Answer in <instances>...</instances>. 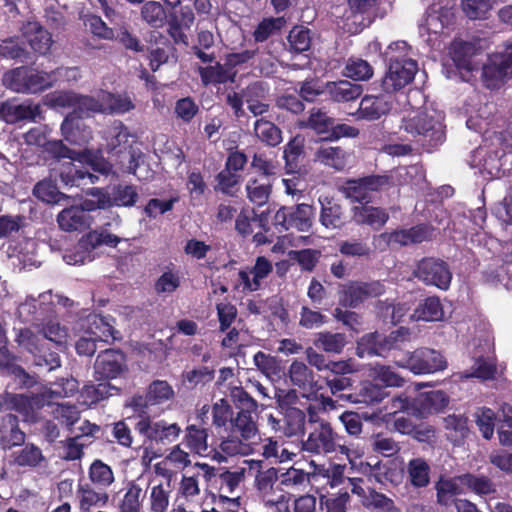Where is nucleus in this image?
<instances>
[{
  "label": "nucleus",
  "mask_w": 512,
  "mask_h": 512,
  "mask_svg": "<svg viewBox=\"0 0 512 512\" xmlns=\"http://www.w3.org/2000/svg\"><path fill=\"white\" fill-rule=\"evenodd\" d=\"M443 121L444 114L430 106L411 112L403 119L401 127L422 146L432 148L442 144L445 140Z\"/></svg>",
  "instance_id": "f257e3e1"
},
{
  "label": "nucleus",
  "mask_w": 512,
  "mask_h": 512,
  "mask_svg": "<svg viewBox=\"0 0 512 512\" xmlns=\"http://www.w3.org/2000/svg\"><path fill=\"white\" fill-rule=\"evenodd\" d=\"M252 411H239L237 416L231 419V434L222 440L220 449L229 456L249 455L259 445L261 437Z\"/></svg>",
  "instance_id": "f03ea898"
},
{
  "label": "nucleus",
  "mask_w": 512,
  "mask_h": 512,
  "mask_svg": "<svg viewBox=\"0 0 512 512\" xmlns=\"http://www.w3.org/2000/svg\"><path fill=\"white\" fill-rule=\"evenodd\" d=\"M310 421L314 422L315 426L307 440L303 442V449L314 454H329L339 451L346 455L351 462L350 449L338 443V436L330 424L325 420H315L312 414H310Z\"/></svg>",
  "instance_id": "7ed1b4c3"
},
{
  "label": "nucleus",
  "mask_w": 512,
  "mask_h": 512,
  "mask_svg": "<svg viewBox=\"0 0 512 512\" xmlns=\"http://www.w3.org/2000/svg\"><path fill=\"white\" fill-rule=\"evenodd\" d=\"M55 73L39 72L25 67L16 68L5 73L4 85L18 93H37L52 85Z\"/></svg>",
  "instance_id": "20e7f679"
},
{
  "label": "nucleus",
  "mask_w": 512,
  "mask_h": 512,
  "mask_svg": "<svg viewBox=\"0 0 512 512\" xmlns=\"http://www.w3.org/2000/svg\"><path fill=\"white\" fill-rule=\"evenodd\" d=\"M417 71L418 65L415 60L399 59L398 55H393L382 80V87L388 93L398 91L414 79Z\"/></svg>",
  "instance_id": "39448f33"
},
{
  "label": "nucleus",
  "mask_w": 512,
  "mask_h": 512,
  "mask_svg": "<svg viewBox=\"0 0 512 512\" xmlns=\"http://www.w3.org/2000/svg\"><path fill=\"white\" fill-rule=\"evenodd\" d=\"M481 77L487 88H497L512 77V45L505 52L489 58L482 68Z\"/></svg>",
  "instance_id": "423d86ee"
},
{
  "label": "nucleus",
  "mask_w": 512,
  "mask_h": 512,
  "mask_svg": "<svg viewBox=\"0 0 512 512\" xmlns=\"http://www.w3.org/2000/svg\"><path fill=\"white\" fill-rule=\"evenodd\" d=\"M413 275L426 285L436 286L447 290L450 286L452 274L447 264L439 259H422L413 272Z\"/></svg>",
  "instance_id": "0eeeda50"
},
{
  "label": "nucleus",
  "mask_w": 512,
  "mask_h": 512,
  "mask_svg": "<svg viewBox=\"0 0 512 512\" xmlns=\"http://www.w3.org/2000/svg\"><path fill=\"white\" fill-rule=\"evenodd\" d=\"M398 365L409 369L414 374H430L444 370L447 362L440 352L421 348L415 350L405 363H398Z\"/></svg>",
  "instance_id": "6e6552de"
},
{
  "label": "nucleus",
  "mask_w": 512,
  "mask_h": 512,
  "mask_svg": "<svg viewBox=\"0 0 512 512\" xmlns=\"http://www.w3.org/2000/svg\"><path fill=\"white\" fill-rule=\"evenodd\" d=\"M136 430L148 440L163 445L175 442L182 432L177 423H168L165 420L151 421L149 419L140 420L136 424Z\"/></svg>",
  "instance_id": "1a4fd4ad"
},
{
  "label": "nucleus",
  "mask_w": 512,
  "mask_h": 512,
  "mask_svg": "<svg viewBox=\"0 0 512 512\" xmlns=\"http://www.w3.org/2000/svg\"><path fill=\"white\" fill-rule=\"evenodd\" d=\"M273 271L272 262L264 256H258L251 268L238 272L234 288L241 292H255L260 289L265 280Z\"/></svg>",
  "instance_id": "9d476101"
},
{
  "label": "nucleus",
  "mask_w": 512,
  "mask_h": 512,
  "mask_svg": "<svg viewBox=\"0 0 512 512\" xmlns=\"http://www.w3.org/2000/svg\"><path fill=\"white\" fill-rule=\"evenodd\" d=\"M384 293V286L379 281L352 282L342 290L341 303L345 307H357L365 300L380 296Z\"/></svg>",
  "instance_id": "9b49d317"
},
{
  "label": "nucleus",
  "mask_w": 512,
  "mask_h": 512,
  "mask_svg": "<svg viewBox=\"0 0 512 512\" xmlns=\"http://www.w3.org/2000/svg\"><path fill=\"white\" fill-rule=\"evenodd\" d=\"M391 179L387 175H371L357 180L347 181L343 187L346 197L354 201H365L370 192L377 191L390 185Z\"/></svg>",
  "instance_id": "f8f14e48"
},
{
  "label": "nucleus",
  "mask_w": 512,
  "mask_h": 512,
  "mask_svg": "<svg viewBox=\"0 0 512 512\" xmlns=\"http://www.w3.org/2000/svg\"><path fill=\"white\" fill-rule=\"evenodd\" d=\"M314 161L337 171H342L353 164L354 154L351 150L340 146L322 144L314 152Z\"/></svg>",
  "instance_id": "ddd939ff"
},
{
  "label": "nucleus",
  "mask_w": 512,
  "mask_h": 512,
  "mask_svg": "<svg viewBox=\"0 0 512 512\" xmlns=\"http://www.w3.org/2000/svg\"><path fill=\"white\" fill-rule=\"evenodd\" d=\"M402 332V329L394 331L388 338L377 332L366 334L357 342L356 354L360 358H364L366 356L382 355L384 351L389 350L395 346V342L397 341L398 336L402 334Z\"/></svg>",
  "instance_id": "4468645a"
},
{
  "label": "nucleus",
  "mask_w": 512,
  "mask_h": 512,
  "mask_svg": "<svg viewBox=\"0 0 512 512\" xmlns=\"http://www.w3.org/2000/svg\"><path fill=\"white\" fill-rule=\"evenodd\" d=\"M124 368V355L112 349L100 353L94 365L96 379L99 381L115 379L124 371Z\"/></svg>",
  "instance_id": "2eb2a0df"
},
{
  "label": "nucleus",
  "mask_w": 512,
  "mask_h": 512,
  "mask_svg": "<svg viewBox=\"0 0 512 512\" xmlns=\"http://www.w3.org/2000/svg\"><path fill=\"white\" fill-rule=\"evenodd\" d=\"M449 53L456 68L462 74V79L464 81H469V78L466 77L463 72H473L477 67V63L474 60L477 53L475 45L471 42L455 40L450 46Z\"/></svg>",
  "instance_id": "dca6fc26"
},
{
  "label": "nucleus",
  "mask_w": 512,
  "mask_h": 512,
  "mask_svg": "<svg viewBox=\"0 0 512 512\" xmlns=\"http://www.w3.org/2000/svg\"><path fill=\"white\" fill-rule=\"evenodd\" d=\"M41 115L39 104L6 101L0 105V119L8 124H15L19 121H35Z\"/></svg>",
  "instance_id": "f3484780"
},
{
  "label": "nucleus",
  "mask_w": 512,
  "mask_h": 512,
  "mask_svg": "<svg viewBox=\"0 0 512 512\" xmlns=\"http://www.w3.org/2000/svg\"><path fill=\"white\" fill-rule=\"evenodd\" d=\"M320 223L327 229H339L345 224V215L341 205L333 198L321 196Z\"/></svg>",
  "instance_id": "a211bd4d"
},
{
  "label": "nucleus",
  "mask_w": 512,
  "mask_h": 512,
  "mask_svg": "<svg viewBox=\"0 0 512 512\" xmlns=\"http://www.w3.org/2000/svg\"><path fill=\"white\" fill-rule=\"evenodd\" d=\"M57 222L63 231L72 232L90 227L92 218L79 206H71L58 214Z\"/></svg>",
  "instance_id": "6ab92c4d"
},
{
  "label": "nucleus",
  "mask_w": 512,
  "mask_h": 512,
  "mask_svg": "<svg viewBox=\"0 0 512 512\" xmlns=\"http://www.w3.org/2000/svg\"><path fill=\"white\" fill-rule=\"evenodd\" d=\"M389 245H410L421 243L429 238V232L425 226H416L407 230L394 231L392 233H383L380 235Z\"/></svg>",
  "instance_id": "aec40b11"
},
{
  "label": "nucleus",
  "mask_w": 512,
  "mask_h": 512,
  "mask_svg": "<svg viewBox=\"0 0 512 512\" xmlns=\"http://www.w3.org/2000/svg\"><path fill=\"white\" fill-rule=\"evenodd\" d=\"M22 33L31 48L40 54H46L52 44L50 33L37 22H27L22 27Z\"/></svg>",
  "instance_id": "412c9836"
},
{
  "label": "nucleus",
  "mask_w": 512,
  "mask_h": 512,
  "mask_svg": "<svg viewBox=\"0 0 512 512\" xmlns=\"http://www.w3.org/2000/svg\"><path fill=\"white\" fill-rule=\"evenodd\" d=\"M243 464L247 465L248 475L255 477V485L259 491L266 493L272 489L278 479L277 469L262 470L263 462L261 460H245Z\"/></svg>",
  "instance_id": "4be33fe9"
},
{
  "label": "nucleus",
  "mask_w": 512,
  "mask_h": 512,
  "mask_svg": "<svg viewBox=\"0 0 512 512\" xmlns=\"http://www.w3.org/2000/svg\"><path fill=\"white\" fill-rule=\"evenodd\" d=\"M449 403L448 396L440 390L421 393L415 400V407L421 416L441 412Z\"/></svg>",
  "instance_id": "5701e85b"
},
{
  "label": "nucleus",
  "mask_w": 512,
  "mask_h": 512,
  "mask_svg": "<svg viewBox=\"0 0 512 512\" xmlns=\"http://www.w3.org/2000/svg\"><path fill=\"white\" fill-rule=\"evenodd\" d=\"M83 329L85 334L96 342H108L109 339L115 338L112 324L99 315H89L83 324Z\"/></svg>",
  "instance_id": "b1692460"
},
{
  "label": "nucleus",
  "mask_w": 512,
  "mask_h": 512,
  "mask_svg": "<svg viewBox=\"0 0 512 512\" xmlns=\"http://www.w3.org/2000/svg\"><path fill=\"white\" fill-rule=\"evenodd\" d=\"M208 430L202 425L189 424L184 430L183 443L192 453L204 455L208 450Z\"/></svg>",
  "instance_id": "393cba45"
},
{
  "label": "nucleus",
  "mask_w": 512,
  "mask_h": 512,
  "mask_svg": "<svg viewBox=\"0 0 512 512\" xmlns=\"http://www.w3.org/2000/svg\"><path fill=\"white\" fill-rule=\"evenodd\" d=\"M389 109L390 105L383 96H365L354 116L357 119L375 120L386 114Z\"/></svg>",
  "instance_id": "a878e982"
},
{
  "label": "nucleus",
  "mask_w": 512,
  "mask_h": 512,
  "mask_svg": "<svg viewBox=\"0 0 512 512\" xmlns=\"http://www.w3.org/2000/svg\"><path fill=\"white\" fill-rule=\"evenodd\" d=\"M245 190L246 196L251 203L263 206L269 200L272 191V181L265 177H251L245 185Z\"/></svg>",
  "instance_id": "bb28decb"
},
{
  "label": "nucleus",
  "mask_w": 512,
  "mask_h": 512,
  "mask_svg": "<svg viewBox=\"0 0 512 512\" xmlns=\"http://www.w3.org/2000/svg\"><path fill=\"white\" fill-rule=\"evenodd\" d=\"M66 141L75 145H84L92 139L91 130L73 116L67 117L61 126Z\"/></svg>",
  "instance_id": "cd10ccee"
},
{
  "label": "nucleus",
  "mask_w": 512,
  "mask_h": 512,
  "mask_svg": "<svg viewBox=\"0 0 512 512\" xmlns=\"http://www.w3.org/2000/svg\"><path fill=\"white\" fill-rule=\"evenodd\" d=\"M0 439L4 449H11L24 442L25 434L19 429L17 418L14 415L3 417L0 426Z\"/></svg>",
  "instance_id": "c85d7f7f"
},
{
  "label": "nucleus",
  "mask_w": 512,
  "mask_h": 512,
  "mask_svg": "<svg viewBox=\"0 0 512 512\" xmlns=\"http://www.w3.org/2000/svg\"><path fill=\"white\" fill-rule=\"evenodd\" d=\"M465 484L462 476L443 479L436 484L437 502L440 505L448 506L452 503L453 497L465 493Z\"/></svg>",
  "instance_id": "c756f323"
},
{
  "label": "nucleus",
  "mask_w": 512,
  "mask_h": 512,
  "mask_svg": "<svg viewBox=\"0 0 512 512\" xmlns=\"http://www.w3.org/2000/svg\"><path fill=\"white\" fill-rule=\"evenodd\" d=\"M334 101L348 102L357 99L362 94V86L347 80L328 82L325 86Z\"/></svg>",
  "instance_id": "7c9ffc66"
},
{
  "label": "nucleus",
  "mask_w": 512,
  "mask_h": 512,
  "mask_svg": "<svg viewBox=\"0 0 512 512\" xmlns=\"http://www.w3.org/2000/svg\"><path fill=\"white\" fill-rule=\"evenodd\" d=\"M410 318L415 321H441L444 319V311L440 299L428 297L414 310Z\"/></svg>",
  "instance_id": "2f4dec72"
},
{
  "label": "nucleus",
  "mask_w": 512,
  "mask_h": 512,
  "mask_svg": "<svg viewBox=\"0 0 512 512\" xmlns=\"http://www.w3.org/2000/svg\"><path fill=\"white\" fill-rule=\"evenodd\" d=\"M141 20L152 28H162L167 22L164 6L154 0L145 2L140 9Z\"/></svg>",
  "instance_id": "473e14b6"
},
{
  "label": "nucleus",
  "mask_w": 512,
  "mask_h": 512,
  "mask_svg": "<svg viewBox=\"0 0 512 512\" xmlns=\"http://www.w3.org/2000/svg\"><path fill=\"white\" fill-rule=\"evenodd\" d=\"M354 218L357 223L379 229L388 221L389 215L384 209L378 207L361 206L355 208Z\"/></svg>",
  "instance_id": "72a5a7b5"
},
{
  "label": "nucleus",
  "mask_w": 512,
  "mask_h": 512,
  "mask_svg": "<svg viewBox=\"0 0 512 512\" xmlns=\"http://www.w3.org/2000/svg\"><path fill=\"white\" fill-rule=\"evenodd\" d=\"M8 409L15 410L25 416H29L34 412L35 408L44 405V398L30 397L25 394H10L7 395L4 401Z\"/></svg>",
  "instance_id": "f704fd0d"
},
{
  "label": "nucleus",
  "mask_w": 512,
  "mask_h": 512,
  "mask_svg": "<svg viewBox=\"0 0 512 512\" xmlns=\"http://www.w3.org/2000/svg\"><path fill=\"white\" fill-rule=\"evenodd\" d=\"M143 495L142 486L136 481H129L119 503V512H141Z\"/></svg>",
  "instance_id": "c9c22d12"
},
{
  "label": "nucleus",
  "mask_w": 512,
  "mask_h": 512,
  "mask_svg": "<svg viewBox=\"0 0 512 512\" xmlns=\"http://www.w3.org/2000/svg\"><path fill=\"white\" fill-rule=\"evenodd\" d=\"M64 156L76 160L79 163L88 164L94 171L101 174H108L111 170L110 164L99 152L84 150L83 152L68 151Z\"/></svg>",
  "instance_id": "e433bc0d"
},
{
  "label": "nucleus",
  "mask_w": 512,
  "mask_h": 512,
  "mask_svg": "<svg viewBox=\"0 0 512 512\" xmlns=\"http://www.w3.org/2000/svg\"><path fill=\"white\" fill-rule=\"evenodd\" d=\"M102 105L103 113L106 114H124L135 107L129 96L104 91H102Z\"/></svg>",
  "instance_id": "4c0bfd02"
},
{
  "label": "nucleus",
  "mask_w": 512,
  "mask_h": 512,
  "mask_svg": "<svg viewBox=\"0 0 512 512\" xmlns=\"http://www.w3.org/2000/svg\"><path fill=\"white\" fill-rule=\"evenodd\" d=\"M346 336L343 333H332L328 331L319 332L315 335L314 345L326 353L340 354L346 345Z\"/></svg>",
  "instance_id": "58836bf2"
},
{
  "label": "nucleus",
  "mask_w": 512,
  "mask_h": 512,
  "mask_svg": "<svg viewBox=\"0 0 512 512\" xmlns=\"http://www.w3.org/2000/svg\"><path fill=\"white\" fill-rule=\"evenodd\" d=\"M264 92V88L260 83L249 85L243 91L245 103L254 116L263 115L269 110V105L261 101Z\"/></svg>",
  "instance_id": "ea45409f"
},
{
  "label": "nucleus",
  "mask_w": 512,
  "mask_h": 512,
  "mask_svg": "<svg viewBox=\"0 0 512 512\" xmlns=\"http://www.w3.org/2000/svg\"><path fill=\"white\" fill-rule=\"evenodd\" d=\"M290 227L305 232L312 227L314 209L309 204H299L290 208Z\"/></svg>",
  "instance_id": "a19ab883"
},
{
  "label": "nucleus",
  "mask_w": 512,
  "mask_h": 512,
  "mask_svg": "<svg viewBox=\"0 0 512 512\" xmlns=\"http://www.w3.org/2000/svg\"><path fill=\"white\" fill-rule=\"evenodd\" d=\"M284 435L287 437L302 434L305 428V414L296 407H287L283 411Z\"/></svg>",
  "instance_id": "79ce46f5"
},
{
  "label": "nucleus",
  "mask_w": 512,
  "mask_h": 512,
  "mask_svg": "<svg viewBox=\"0 0 512 512\" xmlns=\"http://www.w3.org/2000/svg\"><path fill=\"white\" fill-rule=\"evenodd\" d=\"M80 508L89 510L91 507H103L107 504L109 496L106 492L96 491L89 484L80 485L78 488Z\"/></svg>",
  "instance_id": "37998d69"
},
{
  "label": "nucleus",
  "mask_w": 512,
  "mask_h": 512,
  "mask_svg": "<svg viewBox=\"0 0 512 512\" xmlns=\"http://www.w3.org/2000/svg\"><path fill=\"white\" fill-rule=\"evenodd\" d=\"M60 177L62 182L68 186H79L82 181L88 180L93 184L98 177L94 174L79 169L74 163L68 162L62 166Z\"/></svg>",
  "instance_id": "c03bdc74"
},
{
  "label": "nucleus",
  "mask_w": 512,
  "mask_h": 512,
  "mask_svg": "<svg viewBox=\"0 0 512 512\" xmlns=\"http://www.w3.org/2000/svg\"><path fill=\"white\" fill-rule=\"evenodd\" d=\"M290 382L299 388L310 386L314 382L313 371L303 362L295 359L288 368Z\"/></svg>",
  "instance_id": "a18cd8bd"
},
{
  "label": "nucleus",
  "mask_w": 512,
  "mask_h": 512,
  "mask_svg": "<svg viewBox=\"0 0 512 512\" xmlns=\"http://www.w3.org/2000/svg\"><path fill=\"white\" fill-rule=\"evenodd\" d=\"M254 133L259 140L270 146H276L282 141L280 129L274 123L264 118L258 119L255 122Z\"/></svg>",
  "instance_id": "49530a36"
},
{
  "label": "nucleus",
  "mask_w": 512,
  "mask_h": 512,
  "mask_svg": "<svg viewBox=\"0 0 512 512\" xmlns=\"http://www.w3.org/2000/svg\"><path fill=\"white\" fill-rule=\"evenodd\" d=\"M89 479L93 484L102 488L111 486L115 481L112 468L101 460H95L90 465Z\"/></svg>",
  "instance_id": "de8ad7c7"
},
{
  "label": "nucleus",
  "mask_w": 512,
  "mask_h": 512,
  "mask_svg": "<svg viewBox=\"0 0 512 512\" xmlns=\"http://www.w3.org/2000/svg\"><path fill=\"white\" fill-rule=\"evenodd\" d=\"M117 388L112 386L108 382L99 383L97 386L87 385L83 388L81 392L82 403L86 406H91L96 404L100 400L105 399L106 397L113 395L112 391L117 392Z\"/></svg>",
  "instance_id": "09e8293b"
},
{
  "label": "nucleus",
  "mask_w": 512,
  "mask_h": 512,
  "mask_svg": "<svg viewBox=\"0 0 512 512\" xmlns=\"http://www.w3.org/2000/svg\"><path fill=\"white\" fill-rule=\"evenodd\" d=\"M170 485L167 483L156 484L151 487L149 493V511L167 512L170 499Z\"/></svg>",
  "instance_id": "8fccbe9b"
},
{
  "label": "nucleus",
  "mask_w": 512,
  "mask_h": 512,
  "mask_svg": "<svg viewBox=\"0 0 512 512\" xmlns=\"http://www.w3.org/2000/svg\"><path fill=\"white\" fill-rule=\"evenodd\" d=\"M407 471L411 484L415 487H425L428 485L430 477V467L422 458H415L409 461Z\"/></svg>",
  "instance_id": "3c124183"
},
{
  "label": "nucleus",
  "mask_w": 512,
  "mask_h": 512,
  "mask_svg": "<svg viewBox=\"0 0 512 512\" xmlns=\"http://www.w3.org/2000/svg\"><path fill=\"white\" fill-rule=\"evenodd\" d=\"M370 376L386 387H401L404 384L403 377L390 366L376 364L371 367Z\"/></svg>",
  "instance_id": "603ef678"
},
{
  "label": "nucleus",
  "mask_w": 512,
  "mask_h": 512,
  "mask_svg": "<svg viewBox=\"0 0 512 512\" xmlns=\"http://www.w3.org/2000/svg\"><path fill=\"white\" fill-rule=\"evenodd\" d=\"M78 390V382L74 378L61 379L54 383L47 391L42 394L45 402L50 403L53 399L70 397Z\"/></svg>",
  "instance_id": "864d4df0"
},
{
  "label": "nucleus",
  "mask_w": 512,
  "mask_h": 512,
  "mask_svg": "<svg viewBox=\"0 0 512 512\" xmlns=\"http://www.w3.org/2000/svg\"><path fill=\"white\" fill-rule=\"evenodd\" d=\"M286 25L284 17L264 18L256 27L253 32V37L256 42H264L272 35L281 31Z\"/></svg>",
  "instance_id": "5fc2aeb1"
},
{
  "label": "nucleus",
  "mask_w": 512,
  "mask_h": 512,
  "mask_svg": "<svg viewBox=\"0 0 512 512\" xmlns=\"http://www.w3.org/2000/svg\"><path fill=\"white\" fill-rule=\"evenodd\" d=\"M443 424L449 432L448 436L455 442L464 439L468 435L467 418L463 415H448L443 418Z\"/></svg>",
  "instance_id": "6e6d98bb"
},
{
  "label": "nucleus",
  "mask_w": 512,
  "mask_h": 512,
  "mask_svg": "<svg viewBox=\"0 0 512 512\" xmlns=\"http://www.w3.org/2000/svg\"><path fill=\"white\" fill-rule=\"evenodd\" d=\"M174 396L172 387L166 381H154L150 384L147 394L146 402L150 405L162 404Z\"/></svg>",
  "instance_id": "4d7b16f0"
},
{
  "label": "nucleus",
  "mask_w": 512,
  "mask_h": 512,
  "mask_svg": "<svg viewBox=\"0 0 512 512\" xmlns=\"http://www.w3.org/2000/svg\"><path fill=\"white\" fill-rule=\"evenodd\" d=\"M262 455L266 459L273 458L275 462L283 463L291 461L293 457L296 456V452L284 444H279L277 441L270 438L267 443L263 445Z\"/></svg>",
  "instance_id": "13d9d810"
},
{
  "label": "nucleus",
  "mask_w": 512,
  "mask_h": 512,
  "mask_svg": "<svg viewBox=\"0 0 512 512\" xmlns=\"http://www.w3.org/2000/svg\"><path fill=\"white\" fill-rule=\"evenodd\" d=\"M373 73L372 66L366 60L360 58L349 59L345 66V75L354 80H368L373 76Z\"/></svg>",
  "instance_id": "bf43d9fd"
},
{
  "label": "nucleus",
  "mask_w": 512,
  "mask_h": 512,
  "mask_svg": "<svg viewBox=\"0 0 512 512\" xmlns=\"http://www.w3.org/2000/svg\"><path fill=\"white\" fill-rule=\"evenodd\" d=\"M128 137V129L120 121L114 122L104 131L107 148L111 151L126 144Z\"/></svg>",
  "instance_id": "052dcab7"
},
{
  "label": "nucleus",
  "mask_w": 512,
  "mask_h": 512,
  "mask_svg": "<svg viewBox=\"0 0 512 512\" xmlns=\"http://www.w3.org/2000/svg\"><path fill=\"white\" fill-rule=\"evenodd\" d=\"M42 335L49 341L55 343L60 349L65 348L68 342V331L67 328L61 326L59 322L55 320L48 321L41 330Z\"/></svg>",
  "instance_id": "680f3d73"
},
{
  "label": "nucleus",
  "mask_w": 512,
  "mask_h": 512,
  "mask_svg": "<svg viewBox=\"0 0 512 512\" xmlns=\"http://www.w3.org/2000/svg\"><path fill=\"white\" fill-rule=\"evenodd\" d=\"M248 475L247 465L243 464L234 471L226 470L220 474L221 490L233 493Z\"/></svg>",
  "instance_id": "e2e57ef3"
},
{
  "label": "nucleus",
  "mask_w": 512,
  "mask_h": 512,
  "mask_svg": "<svg viewBox=\"0 0 512 512\" xmlns=\"http://www.w3.org/2000/svg\"><path fill=\"white\" fill-rule=\"evenodd\" d=\"M476 424L482 436L489 440L493 437L496 414L490 408H479L476 412Z\"/></svg>",
  "instance_id": "0e129e2a"
},
{
  "label": "nucleus",
  "mask_w": 512,
  "mask_h": 512,
  "mask_svg": "<svg viewBox=\"0 0 512 512\" xmlns=\"http://www.w3.org/2000/svg\"><path fill=\"white\" fill-rule=\"evenodd\" d=\"M253 362L257 369L269 378L280 372L279 360L275 356L266 354L262 351H259L254 355Z\"/></svg>",
  "instance_id": "69168bd1"
},
{
  "label": "nucleus",
  "mask_w": 512,
  "mask_h": 512,
  "mask_svg": "<svg viewBox=\"0 0 512 512\" xmlns=\"http://www.w3.org/2000/svg\"><path fill=\"white\" fill-rule=\"evenodd\" d=\"M90 113H103L102 92L98 94L97 98L92 96H77L75 114L82 117Z\"/></svg>",
  "instance_id": "338daca9"
},
{
  "label": "nucleus",
  "mask_w": 512,
  "mask_h": 512,
  "mask_svg": "<svg viewBox=\"0 0 512 512\" xmlns=\"http://www.w3.org/2000/svg\"><path fill=\"white\" fill-rule=\"evenodd\" d=\"M251 166L262 173L260 177H265L271 180L279 171L278 162L262 153L255 154L253 156Z\"/></svg>",
  "instance_id": "774afa93"
}]
</instances>
